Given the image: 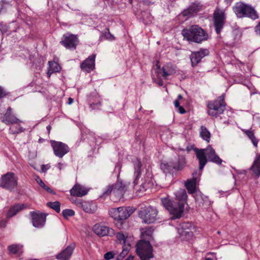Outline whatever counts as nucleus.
Returning <instances> with one entry per match:
<instances>
[{
    "label": "nucleus",
    "instance_id": "nucleus-53",
    "mask_svg": "<svg viewBox=\"0 0 260 260\" xmlns=\"http://www.w3.org/2000/svg\"><path fill=\"white\" fill-rule=\"evenodd\" d=\"M42 187L44 189H45L47 191H48V192H50V193H53V194L55 193L54 192V191L50 187H49L48 186H47L46 185H45V186H43Z\"/></svg>",
    "mask_w": 260,
    "mask_h": 260
},
{
    "label": "nucleus",
    "instance_id": "nucleus-55",
    "mask_svg": "<svg viewBox=\"0 0 260 260\" xmlns=\"http://www.w3.org/2000/svg\"><path fill=\"white\" fill-rule=\"evenodd\" d=\"M0 30H1L3 34L7 31V28H5V26L2 24H0Z\"/></svg>",
    "mask_w": 260,
    "mask_h": 260
},
{
    "label": "nucleus",
    "instance_id": "nucleus-64",
    "mask_svg": "<svg viewBox=\"0 0 260 260\" xmlns=\"http://www.w3.org/2000/svg\"><path fill=\"white\" fill-rule=\"evenodd\" d=\"M205 260H213V259H212L211 258H206Z\"/></svg>",
    "mask_w": 260,
    "mask_h": 260
},
{
    "label": "nucleus",
    "instance_id": "nucleus-61",
    "mask_svg": "<svg viewBox=\"0 0 260 260\" xmlns=\"http://www.w3.org/2000/svg\"><path fill=\"white\" fill-rule=\"evenodd\" d=\"M46 128H47V129L48 131V133L49 134L50 132V129H51V126L50 125H48Z\"/></svg>",
    "mask_w": 260,
    "mask_h": 260
},
{
    "label": "nucleus",
    "instance_id": "nucleus-58",
    "mask_svg": "<svg viewBox=\"0 0 260 260\" xmlns=\"http://www.w3.org/2000/svg\"><path fill=\"white\" fill-rule=\"evenodd\" d=\"M57 166H57L58 168L60 170H61L62 169V164H61V162H58V163L57 164Z\"/></svg>",
    "mask_w": 260,
    "mask_h": 260
},
{
    "label": "nucleus",
    "instance_id": "nucleus-32",
    "mask_svg": "<svg viewBox=\"0 0 260 260\" xmlns=\"http://www.w3.org/2000/svg\"><path fill=\"white\" fill-rule=\"evenodd\" d=\"M60 70L61 67L57 62L54 61H48V68L47 71V75L48 77H50L52 73L59 72Z\"/></svg>",
    "mask_w": 260,
    "mask_h": 260
},
{
    "label": "nucleus",
    "instance_id": "nucleus-31",
    "mask_svg": "<svg viewBox=\"0 0 260 260\" xmlns=\"http://www.w3.org/2000/svg\"><path fill=\"white\" fill-rule=\"evenodd\" d=\"M153 232L154 229L152 226L141 229V232L142 240L150 242V240L153 239L152 234Z\"/></svg>",
    "mask_w": 260,
    "mask_h": 260
},
{
    "label": "nucleus",
    "instance_id": "nucleus-38",
    "mask_svg": "<svg viewBox=\"0 0 260 260\" xmlns=\"http://www.w3.org/2000/svg\"><path fill=\"white\" fill-rule=\"evenodd\" d=\"M160 168L164 173L166 174L173 173L174 172L171 161L167 163H162L160 165Z\"/></svg>",
    "mask_w": 260,
    "mask_h": 260
},
{
    "label": "nucleus",
    "instance_id": "nucleus-4",
    "mask_svg": "<svg viewBox=\"0 0 260 260\" xmlns=\"http://www.w3.org/2000/svg\"><path fill=\"white\" fill-rule=\"evenodd\" d=\"M233 10L236 15L240 18L245 16L253 20L259 18L258 13L253 7L242 2L236 3L233 7Z\"/></svg>",
    "mask_w": 260,
    "mask_h": 260
},
{
    "label": "nucleus",
    "instance_id": "nucleus-5",
    "mask_svg": "<svg viewBox=\"0 0 260 260\" xmlns=\"http://www.w3.org/2000/svg\"><path fill=\"white\" fill-rule=\"evenodd\" d=\"M134 211L130 207H120L112 208L109 210V215L116 222V225L120 228L123 222L132 214Z\"/></svg>",
    "mask_w": 260,
    "mask_h": 260
},
{
    "label": "nucleus",
    "instance_id": "nucleus-15",
    "mask_svg": "<svg viewBox=\"0 0 260 260\" xmlns=\"http://www.w3.org/2000/svg\"><path fill=\"white\" fill-rule=\"evenodd\" d=\"M210 52L208 49L201 48L198 51L192 52L190 55L192 67L196 66L204 57L208 56Z\"/></svg>",
    "mask_w": 260,
    "mask_h": 260
},
{
    "label": "nucleus",
    "instance_id": "nucleus-6",
    "mask_svg": "<svg viewBox=\"0 0 260 260\" xmlns=\"http://www.w3.org/2000/svg\"><path fill=\"white\" fill-rule=\"evenodd\" d=\"M207 106L208 114L211 116L217 117L223 113L225 109L224 94L219 96L215 100L208 102Z\"/></svg>",
    "mask_w": 260,
    "mask_h": 260
},
{
    "label": "nucleus",
    "instance_id": "nucleus-40",
    "mask_svg": "<svg viewBox=\"0 0 260 260\" xmlns=\"http://www.w3.org/2000/svg\"><path fill=\"white\" fill-rule=\"evenodd\" d=\"M22 247L20 245L12 244L8 248L9 252L12 254H17L21 252Z\"/></svg>",
    "mask_w": 260,
    "mask_h": 260
},
{
    "label": "nucleus",
    "instance_id": "nucleus-47",
    "mask_svg": "<svg viewBox=\"0 0 260 260\" xmlns=\"http://www.w3.org/2000/svg\"><path fill=\"white\" fill-rule=\"evenodd\" d=\"M114 257V254L112 252H108L104 254V258L106 260H109Z\"/></svg>",
    "mask_w": 260,
    "mask_h": 260
},
{
    "label": "nucleus",
    "instance_id": "nucleus-54",
    "mask_svg": "<svg viewBox=\"0 0 260 260\" xmlns=\"http://www.w3.org/2000/svg\"><path fill=\"white\" fill-rule=\"evenodd\" d=\"M178 109V111L180 114H184L186 112V111L184 109V108L182 106H179L177 108Z\"/></svg>",
    "mask_w": 260,
    "mask_h": 260
},
{
    "label": "nucleus",
    "instance_id": "nucleus-33",
    "mask_svg": "<svg viewBox=\"0 0 260 260\" xmlns=\"http://www.w3.org/2000/svg\"><path fill=\"white\" fill-rule=\"evenodd\" d=\"M250 170L253 172V175L255 176L257 178H259L260 176V154L257 156Z\"/></svg>",
    "mask_w": 260,
    "mask_h": 260
},
{
    "label": "nucleus",
    "instance_id": "nucleus-17",
    "mask_svg": "<svg viewBox=\"0 0 260 260\" xmlns=\"http://www.w3.org/2000/svg\"><path fill=\"white\" fill-rule=\"evenodd\" d=\"M93 232L98 236L104 237L108 236L112 237L115 234L113 229L104 225L97 223L93 226Z\"/></svg>",
    "mask_w": 260,
    "mask_h": 260
},
{
    "label": "nucleus",
    "instance_id": "nucleus-29",
    "mask_svg": "<svg viewBox=\"0 0 260 260\" xmlns=\"http://www.w3.org/2000/svg\"><path fill=\"white\" fill-rule=\"evenodd\" d=\"M171 161L174 171L182 170L186 165V159L183 156H179L177 159Z\"/></svg>",
    "mask_w": 260,
    "mask_h": 260
},
{
    "label": "nucleus",
    "instance_id": "nucleus-39",
    "mask_svg": "<svg viewBox=\"0 0 260 260\" xmlns=\"http://www.w3.org/2000/svg\"><path fill=\"white\" fill-rule=\"evenodd\" d=\"M47 206L57 213H59L60 211V204L58 201L48 202Z\"/></svg>",
    "mask_w": 260,
    "mask_h": 260
},
{
    "label": "nucleus",
    "instance_id": "nucleus-26",
    "mask_svg": "<svg viewBox=\"0 0 260 260\" xmlns=\"http://www.w3.org/2000/svg\"><path fill=\"white\" fill-rule=\"evenodd\" d=\"M116 240L118 243L122 245V246H131L133 241V237L128 236L126 233L122 232H118L116 234Z\"/></svg>",
    "mask_w": 260,
    "mask_h": 260
},
{
    "label": "nucleus",
    "instance_id": "nucleus-13",
    "mask_svg": "<svg viewBox=\"0 0 260 260\" xmlns=\"http://www.w3.org/2000/svg\"><path fill=\"white\" fill-rule=\"evenodd\" d=\"M6 110L5 104L0 105V118L4 123L10 125L11 123L16 120L17 117L12 113V109L10 106L7 108L6 112L3 114Z\"/></svg>",
    "mask_w": 260,
    "mask_h": 260
},
{
    "label": "nucleus",
    "instance_id": "nucleus-10",
    "mask_svg": "<svg viewBox=\"0 0 260 260\" xmlns=\"http://www.w3.org/2000/svg\"><path fill=\"white\" fill-rule=\"evenodd\" d=\"M225 20L224 10L216 7L213 13V22L215 31L217 34H219L223 28Z\"/></svg>",
    "mask_w": 260,
    "mask_h": 260
},
{
    "label": "nucleus",
    "instance_id": "nucleus-48",
    "mask_svg": "<svg viewBox=\"0 0 260 260\" xmlns=\"http://www.w3.org/2000/svg\"><path fill=\"white\" fill-rule=\"evenodd\" d=\"M201 197L203 201V205L205 204L206 206H209L210 205V201L207 197L201 196Z\"/></svg>",
    "mask_w": 260,
    "mask_h": 260
},
{
    "label": "nucleus",
    "instance_id": "nucleus-30",
    "mask_svg": "<svg viewBox=\"0 0 260 260\" xmlns=\"http://www.w3.org/2000/svg\"><path fill=\"white\" fill-rule=\"evenodd\" d=\"M175 201L183 203V206L187 204V195L184 189H179L175 192Z\"/></svg>",
    "mask_w": 260,
    "mask_h": 260
},
{
    "label": "nucleus",
    "instance_id": "nucleus-12",
    "mask_svg": "<svg viewBox=\"0 0 260 260\" xmlns=\"http://www.w3.org/2000/svg\"><path fill=\"white\" fill-rule=\"evenodd\" d=\"M79 43V40L76 35L67 33L64 34L60 43L66 49L75 50Z\"/></svg>",
    "mask_w": 260,
    "mask_h": 260
},
{
    "label": "nucleus",
    "instance_id": "nucleus-43",
    "mask_svg": "<svg viewBox=\"0 0 260 260\" xmlns=\"http://www.w3.org/2000/svg\"><path fill=\"white\" fill-rule=\"evenodd\" d=\"M102 35L107 40L110 41H113L115 40V37L110 33L109 28H107L104 31L102 32Z\"/></svg>",
    "mask_w": 260,
    "mask_h": 260
},
{
    "label": "nucleus",
    "instance_id": "nucleus-63",
    "mask_svg": "<svg viewBox=\"0 0 260 260\" xmlns=\"http://www.w3.org/2000/svg\"><path fill=\"white\" fill-rule=\"evenodd\" d=\"M44 141L43 139H39V142L41 143Z\"/></svg>",
    "mask_w": 260,
    "mask_h": 260
},
{
    "label": "nucleus",
    "instance_id": "nucleus-56",
    "mask_svg": "<svg viewBox=\"0 0 260 260\" xmlns=\"http://www.w3.org/2000/svg\"><path fill=\"white\" fill-rule=\"evenodd\" d=\"M174 106L176 108L179 107L180 106V103L178 100H176L174 102Z\"/></svg>",
    "mask_w": 260,
    "mask_h": 260
},
{
    "label": "nucleus",
    "instance_id": "nucleus-44",
    "mask_svg": "<svg viewBox=\"0 0 260 260\" xmlns=\"http://www.w3.org/2000/svg\"><path fill=\"white\" fill-rule=\"evenodd\" d=\"M62 214L65 218L67 219L69 217L74 215L75 212L72 209H65L62 211Z\"/></svg>",
    "mask_w": 260,
    "mask_h": 260
},
{
    "label": "nucleus",
    "instance_id": "nucleus-20",
    "mask_svg": "<svg viewBox=\"0 0 260 260\" xmlns=\"http://www.w3.org/2000/svg\"><path fill=\"white\" fill-rule=\"evenodd\" d=\"M95 56V54H92L81 63L80 67L82 70L90 73L94 69Z\"/></svg>",
    "mask_w": 260,
    "mask_h": 260
},
{
    "label": "nucleus",
    "instance_id": "nucleus-34",
    "mask_svg": "<svg viewBox=\"0 0 260 260\" xmlns=\"http://www.w3.org/2000/svg\"><path fill=\"white\" fill-rule=\"evenodd\" d=\"M242 132L244 134L249 138V140L251 141L253 145L255 147H257V144L258 142V140L255 136L254 132L251 129H242Z\"/></svg>",
    "mask_w": 260,
    "mask_h": 260
},
{
    "label": "nucleus",
    "instance_id": "nucleus-27",
    "mask_svg": "<svg viewBox=\"0 0 260 260\" xmlns=\"http://www.w3.org/2000/svg\"><path fill=\"white\" fill-rule=\"evenodd\" d=\"M196 154L199 161V168L201 170V172L199 173V175L201 176L202 173L201 171L207 162V158L205 150L197 149L196 151Z\"/></svg>",
    "mask_w": 260,
    "mask_h": 260
},
{
    "label": "nucleus",
    "instance_id": "nucleus-22",
    "mask_svg": "<svg viewBox=\"0 0 260 260\" xmlns=\"http://www.w3.org/2000/svg\"><path fill=\"white\" fill-rule=\"evenodd\" d=\"M201 9L202 5L200 3H192L187 9L182 11V15L183 17L189 18L193 16L194 14L197 13Z\"/></svg>",
    "mask_w": 260,
    "mask_h": 260
},
{
    "label": "nucleus",
    "instance_id": "nucleus-28",
    "mask_svg": "<svg viewBox=\"0 0 260 260\" xmlns=\"http://www.w3.org/2000/svg\"><path fill=\"white\" fill-rule=\"evenodd\" d=\"M197 175V171H195L192 173V178L190 180H187L185 183V186L188 192L190 194H193L196 190V184L197 178L196 176Z\"/></svg>",
    "mask_w": 260,
    "mask_h": 260
},
{
    "label": "nucleus",
    "instance_id": "nucleus-18",
    "mask_svg": "<svg viewBox=\"0 0 260 260\" xmlns=\"http://www.w3.org/2000/svg\"><path fill=\"white\" fill-rule=\"evenodd\" d=\"M190 226L189 223L184 222L178 228V233L183 239L188 240L192 237L193 234L189 228Z\"/></svg>",
    "mask_w": 260,
    "mask_h": 260
},
{
    "label": "nucleus",
    "instance_id": "nucleus-51",
    "mask_svg": "<svg viewBox=\"0 0 260 260\" xmlns=\"http://www.w3.org/2000/svg\"><path fill=\"white\" fill-rule=\"evenodd\" d=\"M8 220L6 219H3L0 221V228H5L6 226Z\"/></svg>",
    "mask_w": 260,
    "mask_h": 260
},
{
    "label": "nucleus",
    "instance_id": "nucleus-24",
    "mask_svg": "<svg viewBox=\"0 0 260 260\" xmlns=\"http://www.w3.org/2000/svg\"><path fill=\"white\" fill-rule=\"evenodd\" d=\"M88 191V188L78 183L75 184L70 190L72 196L77 197H82L86 195Z\"/></svg>",
    "mask_w": 260,
    "mask_h": 260
},
{
    "label": "nucleus",
    "instance_id": "nucleus-11",
    "mask_svg": "<svg viewBox=\"0 0 260 260\" xmlns=\"http://www.w3.org/2000/svg\"><path fill=\"white\" fill-rule=\"evenodd\" d=\"M50 143L54 155L59 158H62L70 151L69 147L63 142L50 140Z\"/></svg>",
    "mask_w": 260,
    "mask_h": 260
},
{
    "label": "nucleus",
    "instance_id": "nucleus-37",
    "mask_svg": "<svg viewBox=\"0 0 260 260\" xmlns=\"http://www.w3.org/2000/svg\"><path fill=\"white\" fill-rule=\"evenodd\" d=\"M134 166L135 170L134 174L135 178L134 181V185H136L138 184V180L139 179L141 175L142 164L140 160H138L135 162Z\"/></svg>",
    "mask_w": 260,
    "mask_h": 260
},
{
    "label": "nucleus",
    "instance_id": "nucleus-23",
    "mask_svg": "<svg viewBox=\"0 0 260 260\" xmlns=\"http://www.w3.org/2000/svg\"><path fill=\"white\" fill-rule=\"evenodd\" d=\"M23 122L22 120L17 118L16 120L10 123L11 126L9 128V134L18 135L24 132L25 128L23 127Z\"/></svg>",
    "mask_w": 260,
    "mask_h": 260
},
{
    "label": "nucleus",
    "instance_id": "nucleus-3",
    "mask_svg": "<svg viewBox=\"0 0 260 260\" xmlns=\"http://www.w3.org/2000/svg\"><path fill=\"white\" fill-rule=\"evenodd\" d=\"M161 202L164 208L169 212L172 219H179L182 217L184 210L183 203L172 201L168 198H161Z\"/></svg>",
    "mask_w": 260,
    "mask_h": 260
},
{
    "label": "nucleus",
    "instance_id": "nucleus-21",
    "mask_svg": "<svg viewBox=\"0 0 260 260\" xmlns=\"http://www.w3.org/2000/svg\"><path fill=\"white\" fill-rule=\"evenodd\" d=\"M75 244L71 243L64 249L56 255V258L57 260H69L75 248Z\"/></svg>",
    "mask_w": 260,
    "mask_h": 260
},
{
    "label": "nucleus",
    "instance_id": "nucleus-36",
    "mask_svg": "<svg viewBox=\"0 0 260 260\" xmlns=\"http://www.w3.org/2000/svg\"><path fill=\"white\" fill-rule=\"evenodd\" d=\"M200 136L202 139L206 142L209 143L210 142L211 135L206 126L204 125L201 126L200 129Z\"/></svg>",
    "mask_w": 260,
    "mask_h": 260
},
{
    "label": "nucleus",
    "instance_id": "nucleus-1",
    "mask_svg": "<svg viewBox=\"0 0 260 260\" xmlns=\"http://www.w3.org/2000/svg\"><path fill=\"white\" fill-rule=\"evenodd\" d=\"M155 66L156 77H153L152 79L159 86H162L164 85L163 79L168 80L170 76L176 73V67L171 62H168L161 67L159 61L157 60Z\"/></svg>",
    "mask_w": 260,
    "mask_h": 260
},
{
    "label": "nucleus",
    "instance_id": "nucleus-57",
    "mask_svg": "<svg viewBox=\"0 0 260 260\" xmlns=\"http://www.w3.org/2000/svg\"><path fill=\"white\" fill-rule=\"evenodd\" d=\"M48 169L49 168L47 167L45 165H42V170L43 172H46Z\"/></svg>",
    "mask_w": 260,
    "mask_h": 260
},
{
    "label": "nucleus",
    "instance_id": "nucleus-46",
    "mask_svg": "<svg viewBox=\"0 0 260 260\" xmlns=\"http://www.w3.org/2000/svg\"><path fill=\"white\" fill-rule=\"evenodd\" d=\"M150 184V182H143L141 185L140 190L142 191L146 190L149 187Z\"/></svg>",
    "mask_w": 260,
    "mask_h": 260
},
{
    "label": "nucleus",
    "instance_id": "nucleus-16",
    "mask_svg": "<svg viewBox=\"0 0 260 260\" xmlns=\"http://www.w3.org/2000/svg\"><path fill=\"white\" fill-rule=\"evenodd\" d=\"M32 225L37 228L43 227L46 222V214L39 211L30 212Z\"/></svg>",
    "mask_w": 260,
    "mask_h": 260
},
{
    "label": "nucleus",
    "instance_id": "nucleus-8",
    "mask_svg": "<svg viewBox=\"0 0 260 260\" xmlns=\"http://www.w3.org/2000/svg\"><path fill=\"white\" fill-rule=\"evenodd\" d=\"M157 209L152 206H148L141 210L139 215L143 221L147 224L154 223L157 219Z\"/></svg>",
    "mask_w": 260,
    "mask_h": 260
},
{
    "label": "nucleus",
    "instance_id": "nucleus-60",
    "mask_svg": "<svg viewBox=\"0 0 260 260\" xmlns=\"http://www.w3.org/2000/svg\"><path fill=\"white\" fill-rule=\"evenodd\" d=\"M125 260H134V256L129 255Z\"/></svg>",
    "mask_w": 260,
    "mask_h": 260
},
{
    "label": "nucleus",
    "instance_id": "nucleus-19",
    "mask_svg": "<svg viewBox=\"0 0 260 260\" xmlns=\"http://www.w3.org/2000/svg\"><path fill=\"white\" fill-rule=\"evenodd\" d=\"M75 203L77 206L80 207L86 213H94L97 209V206L95 203L82 201L80 199H77Z\"/></svg>",
    "mask_w": 260,
    "mask_h": 260
},
{
    "label": "nucleus",
    "instance_id": "nucleus-9",
    "mask_svg": "<svg viewBox=\"0 0 260 260\" xmlns=\"http://www.w3.org/2000/svg\"><path fill=\"white\" fill-rule=\"evenodd\" d=\"M18 177L12 172H8L3 175L0 181V186L12 190L17 186Z\"/></svg>",
    "mask_w": 260,
    "mask_h": 260
},
{
    "label": "nucleus",
    "instance_id": "nucleus-52",
    "mask_svg": "<svg viewBox=\"0 0 260 260\" xmlns=\"http://www.w3.org/2000/svg\"><path fill=\"white\" fill-rule=\"evenodd\" d=\"M6 95V93L4 89L0 86V99L4 98Z\"/></svg>",
    "mask_w": 260,
    "mask_h": 260
},
{
    "label": "nucleus",
    "instance_id": "nucleus-35",
    "mask_svg": "<svg viewBox=\"0 0 260 260\" xmlns=\"http://www.w3.org/2000/svg\"><path fill=\"white\" fill-rule=\"evenodd\" d=\"M24 207L23 204H16L11 207L9 210L7 217L10 218L15 215L18 212L20 211Z\"/></svg>",
    "mask_w": 260,
    "mask_h": 260
},
{
    "label": "nucleus",
    "instance_id": "nucleus-7",
    "mask_svg": "<svg viewBox=\"0 0 260 260\" xmlns=\"http://www.w3.org/2000/svg\"><path fill=\"white\" fill-rule=\"evenodd\" d=\"M136 247L137 254L141 260H150L153 258V249L149 241L141 240Z\"/></svg>",
    "mask_w": 260,
    "mask_h": 260
},
{
    "label": "nucleus",
    "instance_id": "nucleus-14",
    "mask_svg": "<svg viewBox=\"0 0 260 260\" xmlns=\"http://www.w3.org/2000/svg\"><path fill=\"white\" fill-rule=\"evenodd\" d=\"M129 183L124 182L117 177V181L116 183L113 184L114 190L113 195L115 196L116 199L115 201L116 202L122 198L127 190Z\"/></svg>",
    "mask_w": 260,
    "mask_h": 260
},
{
    "label": "nucleus",
    "instance_id": "nucleus-49",
    "mask_svg": "<svg viewBox=\"0 0 260 260\" xmlns=\"http://www.w3.org/2000/svg\"><path fill=\"white\" fill-rule=\"evenodd\" d=\"M35 180L36 182L42 187L43 186H45V184L43 182L42 179L40 178L39 176H36L35 178Z\"/></svg>",
    "mask_w": 260,
    "mask_h": 260
},
{
    "label": "nucleus",
    "instance_id": "nucleus-50",
    "mask_svg": "<svg viewBox=\"0 0 260 260\" xmlns=\"http://www.w3.org/2000/svg\"><path fill=\"white\" fill-rule=\"evenodd\" d=\"M254 31L256 35L260 36V21L255 26Z\"/></svg>",
    "mask_w": 260,
    "mask_h": 260
},
{
    "label": "nucleus",
    "instance_id": "nucleus-45",
    "mask_svg": "<svg viewBox=\"0 0 260 260\" xmlns=\"http://www.w3.org/2000/svg\"><path fill=\"white\" fill-rule=\"evenodd\" d=\"M89 105L92 109H95L99 108L101 106V102L98 100L96 102H92L91 100H89Z\"/></svg>",
    "mask_w": 260,
    "mask_h": 260
},
{
    "label": "nucleus",
    "instance_id": "nucleus-42",
    "mask_svg": "<svg viewBox=\"0 0 260 260\" xmlns=\"http://www.w3.org/2000/svg\"><path fill=\"white\" fill-rule=\"evenodd\" d=\"M113 184L109 185L104 189L102 197L105 198L108 197L111 193V192L113 193Z\"/></svg>",
    "mask_w": 260,
    "mask_h": 260
},
{
    "label": "nucleus",
    "instance_id": "nucleus-25",
    "mask_svg": "<svg viewBox=\"0 0 260 260\" xmlns=\"http://www.w3.org/2000/svg\"><path fill=\"white\" fill-rule=\"evenodd\" d=\"M207 158L209 161H211L217 165H221L223 160L216 153L215 150L211 146H208L205 149Z\"/></svg>",
    "mask_w": 260,
    "mask_h": 260
},
{
    "label": "nucleus",
    "instance_id": "nucleus-41",
    "mask_svg": "<svg viewBox=\"0 0 260 260\" xmlns=\"http://www.w3.org/2000/svg\"><path fill=\"white\" fill-rule=\"evenodd\" d=\"M131 246H122L123 249L121 253L117 257L118 260H122L128 253Z\"/></svg>",
    "mask_w": 260,
    "mask_h": 260
},
{
    "label": "nucleus",
    "instance_id": "nucleus-2",
    "mask_svg": "<svg viewBox=\"0 0 260 260\" xmlns=\"http://www.w3.org/2000/svg\"><path fill=\"white\" fill-rule=\"evenodd\" d=\"M182 35L188 42L201 43L207 40L208 34L198 25H193L182 30Z\"/></svg>",
    "mask_w": 260,
    "mask_h": 260
},
{
    "label": "nucleus",
    "instance_id": "nucleus-62",
    "mask_svg": "<svg viewBox=\"0 0 260 260\" xmlns=\"http://www.w3.org/2000/svg\"><path fill=\"white\" fill-rule=\"evenodd\" d=\"M178 100L182 99V96L181 94H179L178 96Z\"/></svg>",
    "mask_w": 260,
    "mask_h": 260
},
{
    "label": "nucleus",
    "instance_id": "nucleus-59",
    "mask_svg": "<svg viewBox=\"0 0 260 260\" xmlns=\"http://www.w3.org/2000/svg\"><path fill=\"white\" fill-rule=\"evenodd\" d=\"M73 102V99H72L71 98H69L68 99V104H71Z\"/></svg>",
    "mask_w": 260,
    "mask_h": 260
}]
</instances>
